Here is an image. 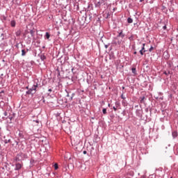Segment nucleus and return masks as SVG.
<instances>
[{
  "label": "nucleus",
  "instance_id": "nucleus-1",
  "mask_svg": "<svg viewBox=\"0 0 178 178\" xmlns=\"http://www.w3.org/2000/svg\"><path fill=\"white\" fill-rule=\"evenodd\" d=\"M38 87V84H35L32 86L31 88H30L27 92L26 94H28V95H33L34 94H35L36 91H37V88Z\"/></svg>",
  "mask_w": 178,
  "mask_h": 178
},
{
  "label": "nucleus",
  "instance_id": "nucleus-2",
  "mask_svg": "<svg viewBox=\"0 0 178 178\" xmlns=\"http://www.w3.org/2000/svg\"><path fill=\"white\" fill-rule=\"evenodd\" d=\"M108 1V0H99L97 2V3H96V6L97 7V8H99L100 6H101V4L102 3H105V1Z\"/></svg>",
  "mask_w": 178,
  "mask_h": 178
},
{
  "label": "nucleus",
  "instance_id": "nucleus-3",
  "mask_svg": "<svg viewBox=\"0 0 178 178\" xmlns=\"http://www.w3.org/2000/svg\"><path fill=\"white\" fill-rule=\"evenodd\" d=\"M23 167V164L17 163L15 165V170H20V169Z\"/></svg>",
  "mask_w": 178,
  "mask_h": 178
},
{
  "label": "nucleus",
  "instance_id": "nucleus-4",
  "mask_svg": "<svg viewBox=\"0 0 178 178\" xmlns=\"http://www.w3.org/2000/svg\"><path fill=\"white\" fill-rule=\"evenodd\" d=\"M124 38V35L123 33V31H121L120 33H119L118 35L117 36V38Z\"/></svg>",
  "mask_w": 178,
  "mask_h": 178
},
{
  "label": "nucleus",
  "instance_id": "nucleus-5",
  "mask_svg": "<svg viewBox=\"0 0 178 178\" xmlns=\"http://www.w3.org/2000/svg\"><path fill=\"white\" fill-rule=\"evenodd\" d=\"M10 26L11 27H16V22L15 20H12L10 22Z\"/></svg>",
  "mask_w": 178,
  "mask_h": 178
},
{
  "label": "nucleus",
  "instance_id": "nucleus-6",
  "mask_svg": "<svg viewBox=\"0 0 178 178\" xmlns=\"http://www.w3.org/2000/svg\"><path fill=\"white\" fill-rule=\"evenodd\" d=\"M17 37H20L21 34H22V30H18L17 31V32L15 33Z\"/></svg>",
  "mask_w": 178,
  "mask_h": 178
},
{
  "label": "nucleus",
  "instance_id": "nucleus-7",
  "mask_svg": "<svg viewBox=\"0 0 178 178\" xmlns=\"http://www.w3.org/2000/svg\"><path fill=\"white\" fill-rule=\"evenodd\" d=\"M140 51H143V52H147V50L145 49V43L143 44V47Z\"/></svg>",
  "mask_w": 178,
  "mask_h": 178
},
{
  "label": "nucleus",
  "instance_id": "nucleus-8",
  "mask_svg": "<svg viewBox=\"0 0 178 178\" xmlns=\"http://www.w3.org/2000/svg\"><path fill=\"white\" fill-rule=\"evenodd\" d=\"M26 54H27L26 50L25 49H22V56H26Z\"/></svg>",
  "mask_w": 178,
  "mask_h": 178
},
{
  "label": "nucleus",
  "instance_id": "nucleus-9",
  "mask_svg": "<svg viewBox=\"0 0 178 178\" xmlns=\"http://www.w3.org/2000/svg\"><path fill=\"white\" fill-rule=\"evenodd\" d=\"M45 37L47 40H49V37H51V35L49 34V33L47 32Z\"/></svg>",
  "mask_w": 178,
  "mask_h": 178
},
{
  "label": "nucleus",
  "instance_id": "nucleus-10",
  "mask_svg": "<svg viewBox=\"0 0 178 178\" xmlns=\"http://www.w3.org/2000/svg\"><path fill=\"white\" fill-rule=\"evenodd\" d=\"M127 22H128V23H129V24H131V23H133V19H131V17H129V18L127 19Z\"/></svg>",
  "mask_w": 178,
  "mask_h": 178
},
{
  "label": "nucleus",
  "instance_id": "nucleus-11",
  "mask_svg": "<svg viewBox=\"0 0 178 178\" xmlns=\"http://www.w3.org/2000/svg\"><path fill=\"white\" fill-rule=\"evenodd\" d=\"M40 59H42V60H45L47 59V57H45V56H44V55H42L40 56Z\"/></svg>",
  "mask_w": 178,
  "mask_h": 178
},
{
  "label": "nucleus",
  "instance_id": "nucleus-12",
  "mask_svg": "<svg viewBox=\"0 0 178 178\" xmlns=\"http://www.w3.org/2000/svg\"><path fill=\"white\" fill-rule=\"evenodd\" d=\"M34 33H35V32L34 31V30H31V31H30V34L31 35L32 37H33V35H34Z\"/></svg>",
  "mask_w": 178,
  "mask_h": 178
},
{
  "label": "nucleus",
  "instance_id": "nucleus-13",
  "mask_svg": "<svg viewBox=\"0 0 178 178\" xmlns=\"http://www.w3.org/2000/svg\"><path fill=\"white\" fill-rule=\"evenodd\" d=\"M4 143H5V144H8V143H10V139H9V140L6 139V140H4Z\"/></svg>",
  "mask_w": 178,
  "mask_h": 178
},
{
  "label": "nucleus",
  "instance_id": "nucleus-14",
  "mask_svg": "<svg viewBox=\"0 0 178 178\" xmlns=\"http://www.w3.org/2000/svg\"><path fill=\"white\" fill-rule=\"evenodd\" d=\"M58 163H55L54 164V169L55 170H58Z\"/></svg>",
  "mask_w": 178,
  "mask_h": 178
},
{
  "label": "nucleus",
  "instance_id": "nucleus-15",
  "mask_svg": "<svg viewBox=\"0 0 178 178\" xmlns=\"http://www.w3.org/2000/svg\"><path fill=\"white\" fill-rule=\"evenodd\" d=\"M102 112L104 115H106V108H103Z\"/></svg>",
  "mask_w": 178,
  "mask_h": 178
},
{
  "label": "nucleus",
  "instance_id": "nucleus-16",
  "mask_svg": "<svg viewBox=\"0 0 178 178\" xmlns=\"http://www.w3.org/2000/svg\"><path fill=\"white\" fill-rule=\"evenodd\" d=\"M144 99H145V97H141L140 102L141 103L144 102Z\"/></svg>",
  "mask_w": 178,
  "mask_h": 178
},
{
  "label": "nucleus",
  "instance_id": "nucleus-17",
  "mask_svg": "<svg viewBox=\"0 0 178 178\" xmlns=\"http://www.w3.org/2000/svg\"><path fill=\"white\" fill-rule=\"evenodd\" d=\"M154 50V47H151L149 49V52H152V51Z\"/></svg>",
  "mask_w": 178,
  "mask_h": 178
},
{
  "label": "nucleus",
  "instance_id": "nucleus-18",
  "mask_svg": "<svg viewBox=\"0 0 178 178\" xmlns=\"http://www.w3.org/2000/svg\"><path fill=\"white\" fill-rule=\"evenodd\" d=\"M145 51H144L143 50H140V55H144V53H145Z\"/></svg>",
  "mask_w": 178,
  "mask_h": 178
},
{
  "label": "nucleus",
  "instance_id": "nucleus-19",
  "mask_svg": "<svg viewBox=\"0 0 178 178\" xmlns=\"http://www.w3.org/2000/svg\"><path fill=\"white\" fill-rule=\"evenodd\" d=\"M122 104H123L124 106H126V105H127L126 104V101H122Z\"/></svg>",
  "mask_w": 178,
  "mask_h": 178
},
{
  "label": "nucleus",
  "instance_id": "nucleus-20",
  "mask_svg": "<svg viewBox=\"0 0 178 178\" xmlns=\"http://www.w3.org/2000/svg\"><path fill=\"white\" fill-rule=\"evenodd\" d=\"M170 72H164V74H165L166 76H168V74H169Z\"/></svg>",
  "mask_w": 178,
  "mask_h": 178
},
{
  "label": "nucleus",
  "instance_id": "nucleus-21",
  "mask_svg": "<svg viewBox=\"0 0 178 178\" xmlns=\"http://www.w3.org/2000/svg\"><path fill=\"white\" fill-rule=\"evenodd\" d=\"M132 73H136V68H132Z\"/></svg>",
  "mask_w": 178,
  "mask_h": 178
},
{
  "label": "nucleus",
  "instance_id": "nucleus-22",
  "mask_svg": "<svg viewBox=\"0 0 178 178\" xmlns=\"http://www.w3.org/2000/svg\"><path fill=\"white\" fill-rule=\"evenodd\" d=\"M121 98H122V99H126V97H124V96L123 95V94L121 95Z\"/></svg>",
  "mask_w": 178,
  "mask_h": 178
},
{
  "label": "nucleus",
  "instance_id": "nucleus-23",
  "mask_svg": "<svg viewBox=\"0 0 178 178\" xmlns=\"http://www.w3.org/2000/svg\"><path fill=\"white\" fill-rule=\"evenodd\" d=\"M113 109H114V111L116 112V111H118V108L115 106L113 107Z\"/></svg>",
  "mask_w": 178,
  "mask_h": 178
},
{
  "label": "nucleus",
  "instance_id": "nucleus-24",
  "mask_svg": "<svg viewBox=\"0 0 178 178\" xmlns=\"http://www.w3.org/2000/svg\"><path fill=\"white\" fill-rule=\"evenodd\" d=\"M121 43H122V40L118 42V44H121Z\"/></svg>",
  "mask_w": 178,
  "mask_h": 178
},
{
  "label": "nucleus",
  "instance_id": "nucleus-25",
  "mask_svg": "<svg viewBox=\"0 0 178 178\" xmlns=\"http://www.w3.org/2000/svg\"><path fill=\"white\" fill-rule=\"evenodd\" d=\"M83 154L86 155V154H87V151H83Z\"/></svg>",
  "mask_w": 178,
  "mask_h": 178
},
{
  "label": "nucleus",
  "instance_id": "nucleus-26",
  "mask_svg": "<svg viewBox=\"0 0 178 178\" xmlns=\"http://www.w3.org/2000/svg\"><path fill=\"white\" fill-rule=\"evenodd\" d=\"M172 136H176V132L172 133Z\"/></svg>",
  "mask_w": 178,
  "mask_h": 178
},
{
  "label": "nucleus",
  "instance_id": "nucleus-27",
  "mask_svg": "<svg viewBox=\"0 0 178 178\" xmlns=\"http://www.w3.org/2000/svg\"><path fill=\"white\" fill-rule=\"evenodd\" d=\"M134 55H136L137 54V51H134Z\"/></svg>",
  "mask_w": 178,
  "mask_h": 178
},
{
  "label": "nucleus",
  "instance_id": "nucleus-28",
  "mask_svg": "<svg viewBox=\"0 0 178 178\" xmlns=\"http://www.w3.org/2000/svg\"><path fill=\"white\" fill-rule=\"evenodd\" d=\"M163 29H164V30L166 29V26H163Z\"/></svg>",
  "mask_w": 178,
  "mask_h": 178
},
{
  "label": "nucleus",
  "instance_id": "nucleus-29",
  "mask_svg": "<svg viewBox=\"0 0 178 178\" xmlns=\"http://www.w3.org/2000/svg\"><path fill=\"white\" fill-rule=\"evenodd\" d=\"M4 115H5V116H7V115H8V114L6 113V112L4 113Z\"/></svg>",
  "mask_w": 178,
  "mask_h": 178
},
{
  "label": "nucleus",
  "instance_id": "nucleus-30",
  "mask_svg": "<svg viewBox=\"0 0 178 178\" xmlns=\"http://www.w3.org/2000/svg\"><path fill=\"white\" fill-rule=\"evenodd\" d=\"M16 161H19V159H17V157H16Z\"/></svg>",
  "mask_w": 178,
  "mask_h": 178
},
{
  "label": "nucleus",
  "instance_id": "nucleus-31",
  "mask_svg": "<svg viewBox=\"0 0 178 178\" xmlns=\"http://www.w3.org/2000/svg\"><path fill=\"white\" fill-rule=\"evenodd\" d=\"M143 1H144V0H140V2H143Z\"/></svg>",
  "mask_w": 178,
  "mask_h": 178
},
{
  "label": "nucleus",
  "instance_id": "nucleus-32",
  "mask_svg": "<svg viewBox=\"0 0 178 178\" xmlns=\"http://www.w3.org/2000/svg\"><path fill=\"white\" fill-rule=\"evenodd\" d=\"M36 81L38 82V80H35V83Z\"/></svg>",
  "mask_w": 178,
  "mask_h": 178
},
{
  "label": "nucleus",
  "instance_id": "nucleus-33",
  "mask_svg": "<svg viewBox=\"0 0 178 178\" xmlns=\"http://www.w3.org/2000/svg\"><path fill=\"white\" fill-rule=\"evenodd\" d=\"M49 91H52V90H51V89H49Z\"/></svg>",
  "mask_w": 178,
  "mask_h": 178
},
{
  "label": "nucleus",
  "instance_id": "nucleus-34",
  "mask_svg": "<svg viewBox=\"0 0 178 178\" xmlns=\"http://www.w3.org/2000/svg\"><path fill=\"white\" fill-rule=\"evenodd\" d=\"M36 123H38V120H36Z\"/></svg>",
  "mask_w": 178,
  "mask_h": 178
},
{
  "label": "nucleus",
  "instance_id": "nucleus-35",
  "mask_svg": "<svg viewBox=\"0 0 178 178\" xmlns=\"http://www.w3.org/2000/svg\"><path fill=\"white\" fill-rule=\"evenodd\" d=\"M122 89L124 90V87H122Z\"/></svg>",
  "mask_w": 178,
  "mask_h": 178
},
{
  "label": "nucleus",
  "instance_id": "nucleus-36",
  "mask_svg": "<svg viewBox=\"0 0 178 178\" xmlns=\"http://www.w3.org/2000/svg\"><path fill=\"white\" fill-rule=\"evenodd\" d=\"M0 147H1V144H0Z\"/></svg>",
  "mask_w": 178,
  "mask_h": 178
},
{
  "label": "nucleus",
  "instance_id": "nucleus-37",
  "mask_svg": "<svg viewBox=\"0 0 178 178\" xmlns=\"http://www.w3.org/2000/svg\"><path fill=\"white\" fill-rule=\"evenodd\" d=\"M172 178V177H171Z\"/></svg>",
  "mask_w": 178,
  "mask_h": 178
}]
</instances>
